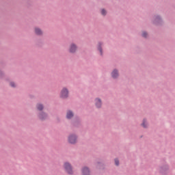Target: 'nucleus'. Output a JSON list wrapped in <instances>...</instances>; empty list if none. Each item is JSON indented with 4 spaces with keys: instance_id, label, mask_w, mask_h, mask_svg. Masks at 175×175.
<instances>
[{
    "instance_id": "1",
    "label": "nucleus",
    "mask_w": 175,
    "mask_h": 175,
    "mask_svg": "<svg viewBox=\"0 0 175 175\" xmlns=\"http://www.w3.org/2000/svg\"><path fill=\"white\" fill-rule=\"evenodd\" d=\"M64 169L66 172H68V174H73V170H72V165H70V163L68 162L65 163Z\"/></svg>"
},
{
    "instance_id": "2",
    "label": "nucleus",
    "mask_w": 175,
    "mask_h": 175,
    "mask_svg": "<svg viewBox=\"0 0 175 175\" xmlns=\"http://www.w3.org/2000/svg\"><path fill=\"white\" fill-rule=\"evenodd\" d=\"M69 95V91L68 90V89L64 88L61 92V98H68Z\"/></svg>"
},
{
    "instance_id": "3",
    "label": "nucleus",
    "mask_w": 175,
    "mask_h": 175,
    "mask_svg": "<svg viewBox=\"0 0 175 175\" xmlns=\"http://www.w3.org/2000/svg\"><path fill=\"white\" fill-rule=\"evenodd\" d=\"M77 141V137H76V135H71L69 136L68 142L71 144H75V143H76Z\"/></svg>"
},
{
    "instance_id": "4",
    "label": "nucleus",
    "mask_w": 175,
    "mask_h": 175,
    "mask_svg": "<svg viewBox=\"0 0 175 175\" xmlns=\"http://www.w3.org/2000/svg\"><path fill=\"white\" fill-rule=\"evenodd\" d=\"M82 175H91V172H90V169L87 167H84L81 170Z\"/></svg>"
},
{
    "instance_id": "5",
    "label": "nucleus",
    "mask_w": 175,
    "mask_h": 175,
    "mask_svg": "<svg viewBox=\"0 0 175 175\" xmlns=\"http://www.w3.org/2000/svg\"><path fill=\"white\" fill-rule=\"evenodd\" d=\"M76 50H77V46L75 44H72L70 46V53H75Z\"/></svg>"
},
{
    "instance_id": "6",
    "label": "nucleus",
    "mask_w": 175,
    "mask_h": 175,
    "mask_svg": "<svg viewBox=\"0 0 175 175\" xmlns=\"http://www.w3.org/2000/svg\"><path fill=\"white\" fill-rule=\"evenodd\" d=\"M111 76L113 79H117V77H118V71L114 70L111 73Z\"/></svg>"
},
{
    "instance_id": "7",
    "label": "nucleus",
    "mask_w": 175,
    "mask_h": 175,
    "mask_svg": "<svg viewBox=\"0 0 175 175\" xmlns=\"http://www.w3.org/2000/svg\"><path fill=\"white\" fill-rule=\"evenodd\" d=\"M35 33L36 35H42L43 31L40 28L36 27L35 28Z\"/></svg>"
},
{
    "instance_id": "8",
    "label": "nucleus",
    "mask_w": 175,
    "mask_h": 175,
    "mask_svg": "<svg viewBox=\"0 0 175 175\" xmlns=\"http://www.w3.org/2000/svg\"><path fill=\"white\" fill-rule=\"evenodd\" d=\"M96 107H100V106H102V101L100 100V99H96Z\"/></svg>"
},
{
    "instance_id": "9",
    "label": "nucleus",
    "mask_w": 175,
    "mask_h": 175,
    "mask_svg": "<svg viewBox=\"0 0 175 175\" xmlns=\"http://www.w3.org/2000/svg\"><path fill=\"white\" fill-rule=\"evenodd\" d=\"M67 118L70 119L72 117H73V112H72L71 111H68L67 112V115H66Z\"/></svg>"
},
{
    "instance_id": "10",
    "label": "nucleus",
    "mask_w": 175,
    "mask_h": 175,
    "mask_svg": "<svg viewBox=\"0 0 175 175\" xmlns=\"http://www.w3.org/2000/svg\"><path fill=\"white\" fill-rule=\"evenodd\" d=\"M46 117H47V115H46V113H42L40 115V120H44V118H46Z\"/></svg>"
},
{
    "instance_id": "11",
    "label": "nucleus",
    "mask_w": 175,
    "mask_h": 175,
    "mask_svg": "<svg viewBox=\"0 0 175 175\" xmlns=\"http://www.w3.org/2000/svg\"><path fill=\"white\" fill-rule=\"evenodd\" d=\"M142 126L144 128H147V120H146V119H144V121H143Z\"/></svg>"
},
{
    "instance_id": "12",
    "label": "nucleus",
    "mask_w": 175,
    "mask_h": 175,
    "mask_svg": "<svg viewBox=\"0 0 175 175\" xmlns=\"http://www.w3.org/2000/svg\"><path fill=\"white\" fill-rule=\"evenodd\" d=\"M38 110H43V105L41 104H38L37 105Z\"/></svg>"
},
{
    "instance_id": "13",
    "label": "nucleus",
    "mask_w": 175,
    "mask_h": 175,
    "mask_svg": "<svg viewBox=\"0 0 175 175\" xmlns=\"http://www.w3.org/2000/svg\"><path fill=\"white\" fill-rule=\"evenodd\" d=\"M100 46H102V44L99 43L98 44V50L100 53V55H102V48L100 47Z\"/></svg>"
},
{
    "instance_id": "14",
    "label": "nucleus",
    "mask_w": 175,
    "mask_h": 175,
    "mask_svg": "<svg viewBox=\"0 0 175 175\" xmlns=\"http://www.w3.org/2000/svg\"><path fill=\"white\" fill-rule=\"evenodd\" d=\"M101 14H102L103 16H106V10H105V9H103V10H101Z\"/></svg>"
},
{
    "instance_id": "15",
    "label": "nucleus",
    "mask_w": 175,
    "mask_h": 175,
    "mask_svg": "<svg viewBox=\"0 0 175 175\" xmlns=\"http://www.w3.org/2000/svg\"><path fill=\"white\" fill-rule=\"evenodd\" d=\"M115 163L116 166H118V165H120V161H118V159H115Z\"/></svg>"
},
{
    "instance_id": "16",
    "label": "nucleus",
    "mask_w": 175,
    "mask_h": 175,
    "mask_svg": "<svg viewBox=\"0 0 175 175\" xmlns=\"http://www.w3.org/2000/svg\"><path fill=\"white\" fill-rule=\"evenodd\" d=\"M142 36H143L144 38H147V33H146V31H144V32L142 33Z\"/></svg>"
},
{
    "instance_id": "17",
    "label": "nucleus",
    "mask_w": 175,
    "mask_h": 175,
    "mask_svg": "<svg viewBox=\"0 0 175 175\" xmlns=\"http://www.w3.org/2000/svg\"><path fill=\"white\" fill-rule=\"evenodd\" d=\"M10 85H11V87H16V84H14V83H13V82L10 83Z\"/></svg>"
}]
</instances>
